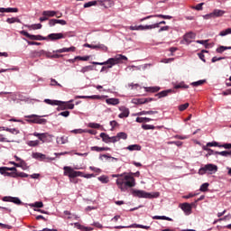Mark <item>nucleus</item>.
I'll return each instance as SVG.
<instances>
[{
    "instance_id": "obj_1",
    "label": "nucleus",
    "mask_w": 231,
    "mask_h": 231,
    "mask_svg": "<svg viewBox=\"0 0 231 231\" xmlns=\"http://www.w3.org/2000/svg\"><path fill=\"white\" fill-rule=\"evenodd\" d=\"M116 185L120 189L121 192H125L127 189H132L136 185L134 177L125 174L116 180Z\"/></svg>"
},
{
    "instance_id": "obj_2",
    "label": "nucleus",
    "mask_w": 231,
    "mask_h": 231,
    "mask_svg": "<svg viewBox=\"0 0 231 231\" xmlns=\"http://www.w3.org/2000/svg\"><path fill=\"white\" fill-rule=\"evenodd\" d=\"M124 60H127V57L118 54L115 58H109L105 62L93 61L92 64H94V66H107V68H113V66H116V64H122Z\"/></svg>"
},
{
    "instance_id": "obj_3",
    "label": "nucleus",
    "mask_w": 231,
    "mask_h": 231,
    "mask_svg": "<svg viewBox=\"0 0 231 231\" xmlns=\"http://www.w3.org/2000/svg\"><path fill=\"white\" fill-rule=\"evenodd\" d=\"M63 171H64V173H63L64 176H68L72 183H77V180L73 179L79 178V176H84L82 175V171H77L69 166H65L63 168Z\"/></svg>"
},
{
    "instance_id": "obj_4",
    "label": "nucleus",
    "mask_w": 231,
    "mask_h": 231,
    "mask_svg": "<svg viewBox=\"0 0 231 231\" xmlns=\"http://www.w3.org/2000/svg\"><path fill=\"white\" fill-rule=\"evenodd\" d=\"M217 171V165L216 164H206L199 170V174L203 176L204 174H216Z\"/></svg>"
},
{
    "instance_id": "obj_5",
    "label": "nucleus",
    "mask_w": 231,
    "mask_h": 231,
    "mask_svg": "<svg viewBox=\"0 0 231 231\" xmlns=\"http://www.w3.org/2000/svg\"><path fill=\"white\" fill-rule=\"evenodd\" d=\"M25 118H29L27 122L29 124H40L41 125H46L48 120L41 118L39 116L31 115L26 116Z\"/></svg>"
},
{
    "instance_id": "obj_6",
    "label": "nucleus",
    "mask_w": 231,
    "mask_h": 231,
    "mask_svg": "<svg viewBox=\"0 0 231 231\" xmlns=\"http://www.w3.org/2000/svg\"><path fill=\"white\" fill-rule=\"evenodd\" d=\"M20 33H21V35L27 37V39H30V41H48V38H46L41 34L33 35V34H30L26 31H21Z\"/></svg>"
},
{
    "instance_id": "obj_7",
    "label": "nucleus",
    "mask_w": 231,
    "mask_h": 231,
    "mask_svg": "<svg viewBox=\"0 0 231 231\" xmlns=\"http://www.w3.org/2000/svg\"><path fill=\"white\" fill-rule=\"evenodd\" d=\"M32 135L36 136V138H38L40 140V142H42V143H46V142H50V140H51V138H53V135H51L48 133L39 134L37 132H34L32 134Z\"/></svg>"
},
{
    "instance_id": "obj_8",
    "label": "nucleus",
    "mask_w": 231,
    "mask_h": 231,
    "mask_svg": "<svg viewBox=\"0 0 231 231\" xmlns=\"http://www.w3.org/2000/svg\"><path fill=\"white\" fill-rule=\"evenodd\" d=\"M132 194L134 198H145L147 199H151L152 198V195H151V193H147L140 189H133Z\"/></svg>"
},
{
    "instance_id": "obj_9",
    "label": "nucleus",
    "mask_w": 231,
    "mask_h": 231,
    "mask_svg": "<svg viewBox=\"0 0 231 231\" xmlns=\"http://www.w3.org/2000/svg\"><path fill=\"white\" fill-rule=\"evenodd\" d=\"M116 229L120 230V228H143L144 230H151V226H143L140 224H132L129 226H117Z\"/></svg>"
},
{
    "instance_id": "obj_10",
    "label": "nucleus",
    "mask_w": 231,
    "mask_h": 231,
    "mask_svg": "<svg viewBox=\"0 0 231 231\" xmlns=\"http://www.w3.org/2000/svg\"><path fill=\"white\" fill-rule=\"evenodd\" d=\"M84 47L90 48L91 50H102L103 51H107V46L104 44L94 45V44L85 43Z\"/></svg>"
},
{
    "instance_id": "obj_11",
    "label": "nucleus",
    "mask_w": 231,
    "mask_h": 231,
    "mask_svg": "<svg viewBox=\"0 0 231 231\" xmlns=\"http://www.w3.org/2000/svg\"><path fill=\"white\" fill-rule=\"evenodd\" d=\"M32 158H34V160H40V162H44L46 160H51V161L55 160V158L46 157V154H43L41 152H33Z\"/></svg>"
},
{
    "instance_id": "obj_12",
    "label": "nucleus",
    "mask_w": 231,
    "mask_h": 231,
    "mask_svg": "<svg viewBox=\"0 0 231 231\" xmlns=\"http://www.w3.org/2000/svg\"><path fill=\"white\" fill-rule=\"evenodd\" d=\"M152 100L153 99L151 97L134 98V99H132V104H135V105L147 104L149 102H152Z\"/></svg>"
},
{
    "instance_id": "obj_13",
    "label": "nucleus",
    "mask_w": 231,
    "mask_h": 231,
    "mask_svg": "<svg viewBox=\"0 0 231 231\" xmlns=\"http://www.w3.org/2000/svg\"><path fill=\"white\" fill-rule=\"evenodd\" d=\"M97 5L103 8H111L115 3L112 0H97Z\"/></svg>"
},
{
    "instance_id": "obj_14",
    "label": "nucleus",
    "mask_w": 231,
    "mask_h": 231,
    "mask_svg": "<svg viewBox=\"0 0 231 231\" xmlns=\"http://www.w3.org/2000/svg\"><path fill=\"white\" fill-rule=\"evenodd\" d=\"M46 39H49V41H60V39H64V34L62 32L51 33L46 37Z\"/></svg>"
},
{
    "instance_id": "obj_15",
    "label": "nucleus",
    "mask_w": 231,
    "mask_h": 231,
    "mask_svg": "<svg viewBox=\"0 0 231 231\" xmlns=\"http://www.w3.org/2000/svg\"><path fill=\"white\" fill-rule=\"evenodd\" d=\"M17 12H19L17 7H0V14H17Z\"/></svg>"
},
{
    "instance_id": "obj_16",
    "label": "nucleus",
    "mask_w": 231,
    "mask_h": 231,
    "mask_svg": "<svg viewBox=\"0 0 231 231\" xmlns=\"http://www.w3.org/2000/svg\"><path fill=\"white\" fill-rule=\"evenodd\" d=\"M3 201H7L10 203H14V205H21V199L17 197H4Z\"/></svg>"
},
{
    "instance_id": "obj_17",
    "label": "nucleus",
    "mask_w": 231,
    "mask_h": 231,
    "mask_svg": "<svg viewBox=\"0 0 231 231\" xmlns=\"http://www.w3.org/2000/svg\"><path fill=\"white\" fill-rule=\"evenodd\" d=\"M192 205L193 204H189V203H182L180 205V208L181 210H183V212H185V214H190V212H192Z\"/></svg>"
},
{
    "instance_id": "obj_18",
    "label": "nucleus",
    "mask_w": 231,
    "mask_h": 231,
    "mask_svg": "<svg viewBox=\"0 0 231 231\" xmlns=\"http://www.w3.org/2000/svg\"><path fill=\"white\" fill-rule=\"evenodd\" d=\"M119 110L122 112L121 114L118 115L119 118H127L129 116V108L125 106H121L119 107Z\"/></svg>"
},
{
    "instance_id": "obj_19",
    "label": "nucleus",
    "mask_w": 231,
    "mask_h": 231,
    "mask_svg": "<svg viewBox=\"0 0 231 231\" xmlns=\"http://www.w3.org/2000/svg\"><path fill=\"white\" fill-rule=\"evenodd\" d=\"M71 102H73V100H70L69 102H62L61 101V105H60V106L62 109H74L75 105L71 104Z\"/></svg>"
},
{
    "instance_id": "obj_20",
    "label": "nucleus",
    "mask_w": 231,
    "mask_h": 231,
    "mask_svg": "<svg viewBox=\"0 0 231 231\" xmlns=\"http://www.w3.org/2000/svg\"><path fill=\"white\" fill-rule=\"evenodd\" d=\"M192 39H196V33L189 32L184 35V41L186 42H192Z\"/></svg>"
},
{
    "instance_id": "obj_21",
    "label": "nucleus",
    "mask_w": 231,
    "mask_h": 231,
    "mask_svg": "<svg viewBox=\"0 0 231 231\" xmlns=\"http://www.w3.org/2000/svg\"><path fill=\"white\" fill-rule=\"evenodd\" d=\"M44 53H46V51H44L43 50H42V51H31V57L32 59H35L37 57H42V55H44Z\"/></svg>"
},
{
    "instance_id": "obj_22",
    "label": "nucleus",
    "mask_w": 231,
    "mask_h": 231,
    "mask_svg": "<svg viewBox=\"0 0 231 231\" xmlns=\"http://www.w3.org/2000/svg\"><path fill=\"white\" fill-rule=\"evenodd\" d=\"M169 93H174V90L167 89V90L161 91L158 94H156V97H158V98H163V97H167Z\"/></svg>"
},
{
    "instance_id": "obj_23",
    "label": "nucleus",
    "mask_w": 231,
    "mask_h": 231,
    "mask_svg": "<svg viewBox=\"0 0 231 231\" xmlns=\"http://www.w3.org/2000/svg\"><path fill=\"white\" fill-rule=\"evenodd\" d=\"M106 104H108V106H118V104H120V99L118 98H107L106 99Z\"/></svg>"
},
{
    "instance_id": "obj_24",
    "label": "nucleus",
    "mask_w": 231,
    "mask_h": 231,
    "mask_svg": "<svg viewBox=\"0 0 231 231\" xmlns=\"http://www.w3.org/2000/svg\"><path fill=\"white\" fill-rule=\"evenodd\" d=\"M44 102L49 104V106H62V101L59 100L44 99Z\"/></svg>"
},
{
    "instance_id": "obj_25",
    "label": "nucleus",
    "mask_w": 231,
    "mask_h": 231,
    "mask_svg": "<svg viewBox=\"0 0 231 231\" xmlns=\"http://www.w3.org/2000/svg\"><path fill=\"white\" fill-rule=\"evenodd\" d=\"M90 151H96V152H102V151H111L109 147H98V146H92Z\"/></svg>"
},
{
    "instance_id": "obj_26",
    "label": "nucleus",
    "mask_w": 231,
    "mask_h": 231,
    "mask_svg": "<svg viewBox=\"0 0 231 231\" xmlns=\"http://www.w3.org/2000/svg\"><path fill=\"white\" fill-rule=\"evenodd\" d=\"M76 228H78L79 230H81V231H93V227H88V226H82L79 223H75L74 224Z\"/></svg>"
},
{
    "instance_id": "obj_27",
    "label": "nucleus",
    "mask_w": 231,
    "mask_h": 231,
    "mask_svg": "<svg viewBox=\"0 0 231 231\" xmlns=\"http://www.w3.org/2000/svg\"><path fill=\"white\" fill-rule=\"evenodd\" d=\"M6 171H11L12 172H18L17 168H15V167H12V168L0 167V174H5V172H6Z\"/></svg>"
},
{
    "instance_id": "obj_28",
    "label": "nucleus",
    "mask_w": 231,
    "mask_h": 231,
    "mask_svg": "<svg viewBox=\"0 0 231 231\" xmlns=\"http://www.w3.org/2000/svg\"><path fill=\"white\" fill-rule=\"evenodd\" d=\"M100 138H102V140H103V142H105V143H111V137L107 134L101 133Z\"/></svg>"
},
{
    "instance_id": "obj_29",
    "label": "nucleus",
    "mask_w": 231,
    "mask_h": 231,
    "mask_svg": "<svg viewBox=\"0 0 231 231\" xmlns=\"http://www.w3.org/2000/svg\"><path fill=\"white\" fill-rule=\"evenodd\" d=\"M14 167H21L23 171H26L28 169V164L24 161H21L19 162L14 163Z\"/></svg>"
},
{
    "instance_id": "obj_30",
    "label": "nucleus",
    "mask_w": 231,
    "mask_h": 231,
    "mask_svg": "<svg viewBox=\"0 0 231 231\" xmlns=\"http://www.w3.org/2000/svg\"><path fill=\"white\" fill-rule=\"evenodd\" d=\"M128 151H142V146L140 144H131L126 147Z\"/></svg>"
},
{
    "instance_id": "obj_31",
    "label": "nucleus",
    "mask_w": 231,
    "mask_h": 231,
    "mask_svg": "<svg viewBox=\"0 0 231 231\" xmlns=\"http://www.w3.org/2000/svg\"><path fill=\"white\" fill-rule=\"evenodd\" d=\"M93 69H95V67L93 65H88L81 68L79 71L80 73H88L89 71H93Z\"/></svg>"
},
{
    "instance_id": "obj_32",
    "label": "nucleus",
    "mask_w": 231,
    "mask_h": 231,
    "mask_svg": "<svg viewBox=\"0 0 231 231\" xmlns=\"http://www.w3.org/2000/svg\"><path fill=\"white\" fill-rule=\"evenodd\" d=\"M42 15H44L47 18L48 17H55V15H57V12H55V11H43Z\"/></svg>"
},
{
    "instance_id": "obj_33",
    "label": "nucleus",
    "mask_w": 231,
    "mask_h": 231,
    "mask_svg": "<svg viewBox=\"0 0 231 231\" xmlns=\"http://www.w3.org/2000/svg\"><path fill=\"white\" fill-rule=\"evenodd\" d=\"M212 15H214L215 17H223V15H225V11L216 9L213 11Z\"/></svg>"
},
{
    "instance_id": "obj_34",
    "label": "nucleus",
    "mask_w": 231,
    "mask_h": 231,
    "mask_svg": "<svg viewBox=\"0 0 231 231\" xmlns=\"http://www.w3.org/2000/svg\"><path fill=\"white\" fill-rule=\"evenodd\" d=\"M143 115H158V111H141L139 113H137V116H142Z\"/></svg>"
},
{
    "instance_id": "obj_35",
    "label": "nucleus",
    "mask_w": 231,
    "mask_h": 231,
    "mask_svg": "<svg viewBox=\"0 0 231 231\" xmlns=\"http://www.w3.org/2000/svg\"><path fill=\"white\" fill-rule=\"evenodd\" d=\"M152 119L149 118V117H137L135 119V122H137L138 124H143L145 122H151Z\"/></svg>"
},
{
    "instance_id": "obj_36",
    "label": "nucleus",
    "mask_w": 231,
    "mask_h": 231,
    "mask_svg": "<svg viewBox=\"0 0 231 231\" xmlns=\"http://www.w3.org/2000/svg\"><path fill=\"white\" fill-rule=\"evenodd\" d=\"M98 5V0L90 1L84 4V8H90V6H97Z\"/></svg>"
},
{
    "instance_id": "obj_37",
    "label": "nucleus",
    "mask_w": 231,
    "mask_h": 231,
    "mask_svg": "<svg viewBox=\"0 0 231 231\" xmlns=\"http://www.w3.org/2000/svg\"><path fill=\"white\" fill-rule=\"evenodd\" d=\"M68 136H61L57 138V143L64 145V143H68Z\"/></svg>"
},
{
    "instance_id": "obj_38",
    "label": "nucleus",
    "mask_w": 231,
    "mask_h": 231,
    "mask_svg": "<svg viewBox=\"0 0 231 231\" xmlns=\"http://www.w3.org/2000/svg\"><path fill=\"white\" fill-rule=\"evenodd\" d=\"M116 136H117L118 142H120V140H127V134H125V132L118 133Z\"/></svg>"
},
{
    "instance_id": "obj_39",
    "label": "nucleus",
    "mask_w": 231,
    "mask_h": 231,
    "mask_svg": "<svg viewBox=\"0 0 231 231\" xmlns=\"http://www.w3.org/2000/svg\"><path fill=\"white\" fill-rule=\"evenodd\" d=\"M40 143H41V142L39 140L27 142V145H29V147H37L40 145Z\"/></svg>"
},
{
    "instance_id": "obj_40",
    "label": "nucleus",
    "mask_w": 231,
    "mask_h": 231,
    "mask_svg": "<svg viewBox=\"0 0 231 231\" xmlns=\"http://www.w3.org/2000/svg\"><path fill=\"white\" fill-rule=\"evenodd\" d=\"M6 23H8V24H14V23H21V20L17 17L7 18Z\"/></svg>"
},
{
    "instance_id": "obj_41",
    "label": "nucleus",
    "mask_w": 231,
    "mask_h": 231,
    "mask_svg": "<svg viewBox=\"0 0 231 231\" xmlns=\"http://www.w3.org/2000/svg\"><path fill=\"white\" fill-rule=\"evenodd\" d=\"M152 219H162L164 221H172V218L166 217V216H154Z\"/></svg>"
},
{
    "instance_id": "obj_42",
    "label": "nucleus",
    "mask_w": 231,
    "mask_h": 231,
    "mask_svg": "<svg viewBox=\"0 0 231 231\" xmlns=\"http://www.w3.org/2000/svg\"><path fill=\"white\" fill-rule=\"evenodd\" d=\"M146 91H149L150 93H158V91H160V88L159 87H148L145 88Z\"/></svg>"
},
{
    "instance_id": "obj_43",
    "label": "nucleus",
    "mask_w": 231,
    "mask_h": 231,
    "mask_svg": "<svg viewBox=\"0 0 231 231\" xmlns=\"http://www.w3.org/2000/svg\"><path fill=\"white\" fill-rule=\"evenodd\" d=\"M26 28H32V30H41V28H42V24L41 23H35V24H32V25H25Z\"/></svg>"
},
{
    "instance_id": "obj_44",
    "label": "nucleus",
    "mask_w": 231,
    "mask_h": 231,
    "mask_svg": "<svg viewBox=\"0 0 231 231\" xmlns=\"http://www.w3.org/2000/svg\"><path fill=\"white\" fill-rule=\"evenodd\" d=\"M189 86L185 85V83L181 82L174 86L175 89H188Z\"/></svg>"
},
{
    "instance_id": "obj_45",
    "label": "nucleus",
    "mask_w": 231,
    "mask_h": 231,
    "mask_svg": "<svg viewBox=\"0 0 231 231\" xmlns=\"http://www.w3.org/2000/svg\"><path fill=\"white\" fill-rule=\"evenodd\" d=\"M205 82H207V80L205 79H200L199 81H195L191 83V86L198 88V86H203V84H205Z\"/></svg>"
},
{
    "instance_id": "obj_46",
    "label": "nucleus",
    "mask_w": 231,
    "mask_h": 231,
    "mask_svg": "<svg viewBox=\"0 0 231 231\" xmlns=\"http://www.w3.org/2000/svg\"><path fill=\"white\" fill-rule=\"evenodd\" d=\"M209 185L210 184H208V182L203 183L199 189L200 192H207V190H208Z\"/></svg>"
},
{
    "instance_id": "obj_47",
    "label": "nucleus",
    "mask_w": 231,
    "mask_h": 231,
    "mask_svg": "<svg viewBox=\"0 0 231 231\" xmlns=\"http://www.w3.org/2000/svg\"><path fill=\"white\" fill-rule=\"evenodd\" d=\"M231 33V28H227L222 32H220L219 35L220 37H225L226 35H230Z\"/></svg>"
},
{
    "instance_id": "obj_48",
    "label": "nucleus",
    "mask_w": 231,
    "mask_h": 231,
    "mask_svg": "<svg viewBox=\"0 0 231 231\" xmlns=\"http://www.w3.org/2000/svg\"><path fill=\"white\" fill-rule=\"evenodd\" d=\"M226 50H231V47H225V46H219L216 51L217 53H223V51H226Z\"/></svg>"
},
{
    "instance_id": "obj_49",
    "label": "nucleus",
    "mask_w": 231,
    "mask_h": 231,
    "mask_svg": "<svg viewBox=\"0 0 231 231\" xmlns=\"http://www.w3.org/2000/svg\"><path fill=\"white\" fill-rule=\"evenodd\" d=\"M204 53H208V51L203 50L198 55H199V58L200 60H202L203 62H206V60H205V54Z\"/></svg>"
},
{
    "instance_id": "obj_50",
    "label": "nucleus",
    "mask_w": 231,
    "mask_h": 231,
    "mask_svg": "<svg viewBox=\"0 0 231 231\" xmlns=\"http://www.w3.org/2000/svg\"><path fill=\"white\" fill-rule=\"evenodd\" d=\"M215 154H219L220 156H231L230 151H223V152H215Z\"/></svg>"
},
{
    "instance_id": "obj_51",
    "label": "nucleus",
    "mask_w": 231,
    "mask_h": 231,
    "mask_svg": "<svg viewBox=\"0 0 231 231\" xmlns=\"http://www.w3.org/2000/svg\"><path fill=\"white\" fill-rule=\"evenodd\" d=\"M74 60L87 61V60H89V56H77L74 58Z\"/></svg>"
},
{
    "instance_id": "obj_52",
    "label": "nucleus",
    "mask_w": 231,
    "mask_h": 231,
    "mask_svg": "<svg viewBox=\"0 0 231 231\" xmlns=\"http://www.w3.org/2000/svg\"><path fill=\"white\" fill-rule=\"evenodd\" d=\"M98 180L101 183H109V178H107V176H100L98 177Z\"/></svg>"
},
{
    "instance_id": "obj_53",
    "label": "nucleus",
    "mask_w": 231,
    "mask_h": 231,
    "mask_svg": "<svg viewBox=\"0 0 231 231\" xmlns=\"http://www.w3.org/2000/svg\"><path fill=\"white\" fill-rule=\"evenodd\" d=\"M32 207L35 208H42L44 207V204L42 201H37L32 204Z\"/></svg>"
},
{
    "instance_id": "obj_54",
    "label": "nucleus",
    "mask_w": 231,
    "mask_h": 231,
    "mask_svg": "<svg viewBox=\"0 0 231 231\" xmlns=\"http://www.w3.org/2000/svg\"><path fill=\"white\" fill-rule=\"evenodd\" d=\"M88 127H91V129H100V125L97 123H89Z\"/></svg>"
},
{
    "instance_id": "obj_55",
    "label": "nucleus",
    "mask_w": 231,
    "mask_h": 231,
    "mask_svg": "<svg viewBox=\"0 0 231 231\" xmlns=\"http://www.w3.org/2000/svg\"><path fill=\"white\" fill-rule=\"evenodd\" d=\"M207 147H221V145H219V143L217 142H212V143H208Z\"/></svg>"
},
{
    "instance_id": "obj_56",
    "label": "nucleus",
    "mask_w": 231,
    "mask_h": 231,
    "mask_svg": "<svg viewBox=\"0 0 231 231\" xmlns=\"http://www.w3.org/2000/svg\"><path fill=\"white\" fill-rule=\"evenodd\" d=\"M4 176H11V178H17L16 172H8V171H5Z\"/></svg>"
},
{
    "instance_id": "obj_57",
    "label": "nucleus",
    "mask_w": 231,
    "mask_h": 231,
    "mask_svg": "<svg viewBox=\"0 0 231 231\" xmlns=\"http://www.w3.org/2000/svg\"><path fill=\"white\" fill-rule=\"evenodd\" d=\"M143 129H144V131H148L149 129H154V125H142Z\"/></svg>"
},
{
    "instance_id": "obj_58",
    "label": "nucleus",
    "mask_w": 231,
    "mask_h": 231,
    "mask_svg": "<svg viewBox=\"0 0 231 231\" xmlns=\"http://www.w3.org/2000/svg\"><path fill=\"white\" fill-rule=\"evenodd\" d=\"M189 107V103L179 106V111H185Z\"/></svg>"
},
{
    "instance_id": "obj_59",
    "label": "nucleus",
    "mask_w": 231,
    "mask_h": 231,
    "mask_svg": "<svg viewBox=\"0 0 231 231\" xmlns=\"http://www.w3.org/2000/svg\"><path fill=\"white\" fill-rule=\"evenodd\" d=\"M16 178H28V174L24 172H16Z\"/></svg>"
},
{
    "instance_id": "obj_60",
    "label": "nucleus",
    "mask_w": 231,
    "mask_h": 231,
    "mask_svg": "<svg viewBox=\"0 0 231 231\" xmlns=\"http://www.w3.org/2000/svg\"><path fill=\"white\" fill-rule=\"evenodd\" d=\"M51 86H59V88H62V85H60V83L57 82V80L53 79H51Z\"/></svg>"
},
{
    "instance_id": "obj_61",
    "label": "nucleus",
    "mask_w": 231,
    "mask_h": 231,
    "mask_svg": "<svg viewBox=\"0 0 231 231\" xmlns=\"http://www.w3.org/2000/svg\"><path fill=\"white\" fill-rule=\"evenodd\" d=\"M56 24H60L61 26H66V24H68V23L65 20L56 19Z\"/></svg>"
},
{
    "instance_id": "obj_62",
    "label": "nucleus",
    "mask_w": 231,
    "mask_h": 231,
    "mask_svg": "<svg viewBox=\"0 0 231 231\" xmlns=\"http://www.w3.org/2000/svg\"><path fill=\"white\" fill-rule=\"evenodd\" d=\"M149 30V25H139L137 26V31Z\"/></svg>"
},
{
    "instance_id": "obj_63",
    "label": "nucleus",
    "mask_w": 231,
    "mask_h": 231,
    "mask_svg": "<svg viewBox=\"0 0 231 231\" xmlns=\"http://www.w3.org/2000/svg\"><path fill=\"white\" fill-rule=\"evenodd\" d=\"M55 24H57V19H51V20L49 21V26H50L51 28H52V26H55Z\"/></svg>"
},
{
    "instance_id": "obj_64",
    "label": "nucleus",
    "mask_w": 231,
    "mask_h": 231,
    "mask_svg": "<svg viewBox=\"0 0 231 231\" xmlns=\"http://www.w3.org/2000/svg\"><path fill=\"white\" fill-rule=\"evenodd\" d=\"M203 5H205V3H200L193 8H194V10H198V11L203 10Z\"/></svg>"
}]
</instances>
